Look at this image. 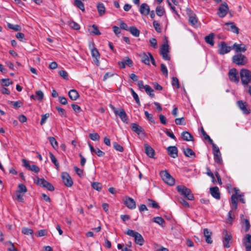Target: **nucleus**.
Instances as JSON below:
<instances>
[{
    "mask_svg": "<svg viewBox=\"0 0 251 251\" xmlns=\"http://www.w3.org/2000/svg\"><path fill=\"white\" fill-rule=\"evenodd\" d=\"M92 188L97 190L98 191H100L101 190L102 186L101 183L98 182H94L92 183Z\"/></svg>",
    "mask_w": 251,
    "mask_h": 251,
    "instance_id": "obj_49",
    "label": "nucleus"
},
{
    "mask_svg": "<svg viewBox=\"0 0 251 251\" xmlns=\"http://www.w3.org/2000/svg\"><path fill=\"white\" fill-rule=\"evenodd\" d=\"M145 90L146 92L151 97L153 98L154 94L153 93V90L148 85L145 86Z\"/></svg>",
    "mask_w": 251,
    "mask_h": 251,
    "instance_id": "obj_40",
    "label": "nucleus"
},
{
    "mask_svg": "<svg viewBox=\"0 0 251 251\" xmlns=\"http://www.w3.org/2000/svg\"><path fill=\"white\" fill-rule=\"evenodd\" d=\"M139 11L142 15H148L150 12V6L147 3H143L141 5Z\"/></svg>",
    "mask_w": 251,
    "mask_h": 251,
    "instance_id": "obj_23",
    "label": "nucleus"
},
{
    "mask_svg": "<svg viewBox=\"0 0 251 251\" xmlns=\"http://www.w3.org/2000/svg\"><path fill=\"white\" fill-rule=\"evenodd\" d=\"M176 189L179 193L186 199L190 201L194 200V196L191 190L184 185H178Z\"/></svg>",
    "mask_w": 251,
    "mask_h": 251,
    "instance_id": "obj_2",
    "label": "nucleus"
},
{
    "mask_svg": "<svg viewBox=\"0 0 251 251\" xmlns=\"http://www.w3.org/2000/svg\"><path fill=\"white\" fill-rule=\"evenodd\" d=\"M181 138L183 140L187 141H193L194 137L188 131H183L181 133Z\"/></svg>",
    "mask_w": 251,
    "mask_h": 251,
    "instance_id": "obj_32",
    "label": "nucleus"
},
{
    "mask_svg": "<svg viewBox=\"0 0 251 251\" xmlns=\"http://www.w3.org/2000/svg\"><path fill=\"white\" fill-rule=\"evenodd\" d=\"M234 218V215L232 214V210L229 211L228 213V218L227 219V222L231 224Z\"/></svg>",
    "mask_w": 251,
    "mask_h": 251,
    "instance_id": "obj_59",
    "label": "nucleus"
},
{
    "mask_svg": "<svg viewBox=\"0 0 251 251\" xmlns=\"http://www.w3.org/2000/svg\"><path fill=\"white\" fill-rule=\"evenodd\" d=\"M219 53L221 54H225L229 52L232 49L231 47L228 46L225 42H222L219 46Z\"/></svg>",
    "mask_w": 251,
    "mask_h": 251,
    "instance_id": "obj_18",
    "label": "nucleus"
},
{
    "mask_svg": "<svg viewBox=\"0 0 251 251\" xmlns=\"http://www.w3.org/2000/svg\"><path fill=\"white\" fill-rule=\"evenodd\" d=\"M22 232L26 235H32L33 231L32 229L27 227H23L22 229Z\"/></svg>",
    "mask_w": 251,
    "mask_h": 251,
    "instance_id": "obj_51",
    "label": "nucleus"
},
{
    "mask_svg": "<svg viewBox=\"0 0 251 251\" xmlns=\"http://www.w3.org/2000/svg\"><path fill=\"white\" fill-rule=\"evenodd\" d=\"M210 191L213 197L217 200H219L220 199V193L218 187L216 186L210 188Z\"/></svg>",
    "mask_w": 251,
    "mask_h": 251,
    "instance_id": "obj_28",
    "label": "nucleus"
},
{
    "mask_svg": "<svg viewBox=\"0 0 251 251\" xmlns=\"http://www.w3.org/2000/svg\"><path fill=\"white\" fill-rule=\"evenodd\" d=\"M75 5L78 8L81 9L82 11H84V5L81 0H75Z\"/></svg>",
    "mask_w": 251,
    "mask_h": 251,
    "instance_id": "obj_48",
    "label": "nucleus"
},
{
    "mask_svg": "<svg viewBox=\"0 0 251 251\" xmlns=\"http://www.w3.org/2000/svg\"><path fill=\"white\" fill-rule=\"evenodd\" d=\"M7 26L10 29H13V30H14V31H19V30H21L20 26L19 25H12L11 24L8 23L7 24Z\"/></svg>",
    "mask_w": 251,
    "mask_h": 251,
    "instance_id": "obj_53",
    "label": "nucleus"
},
{
    "mask_svg": "<svg viewBox=\"0 0 251 251\" xmlns=\"http://www.w3.org/2000/svg\"><path fill=\"white\" fill-rule=\"evenodd\" d=\"M131 127L132 131L138 135L145 133L144 129L136 123H132L131 124Z\"/></svg>",
    "mask_w": 251,
    "mask_h": 251,
    "instance_id": "obj_22",
    "label": "nucleus"
},
{
    "mask_svg": "<svg viewBox=\"0 0 251 251\" xmlns=\"http://www.w3.org/2000/svg\"><path fill=\"white\" fill-rule=\"evenodd\" d=\"M201 132L202 134L204 136L205 140H207L209 141V143L211 144V145L214 144L213 143V140L210 138L209 136L207 134V133L205 132L202 127H201Z\"/></svg>",
    "mask_w": 251,
    "mask_h": 251,
    "instance_id": "obj_42",
    "label": "nucleus"
},
{
    "mask_svg": "<svg viewBox=\"0 0 251 251\" xmlns=\"http://www.w3.org/2000/svg\"><path fill=\"white\" fill-rule=\"evenodd\" d=\"M225 25L226 26V29L228 30L231 31L236 34L239 33V28L234 24L233 23H226L225 24Z\"/></svg>",
    "mask_w": 251,
    "mask_h": 251,
    "instance_id": "obj_26",
    "label": "nucleus"
},
{
    "mask_svg": "<svg viewBox=\"0 0 251 251\" xmlns=\"http://www.w3.org/2000/svg\"><path fill=\"white\" fill-rule=\"evenodd\" d=\"M183 153L184 155L188 157H191L193 156L195 157V153L193 151V150L190 148H187L186 149L183 150Z\"/></svg>",
    "mask_w": 251,
    "mask_h": 251,
    "instance_id": "obj_39",
    "label": "nucleus"
},
{
    "mask_svg": "<svg viewBox=\"0 0 251 251\" xmlns=\"http://www.w3.org/2000/svg\"><path fill=\"white\" fill-rule=\"evenodd\" d=\"M18 187V189L16 191L17 192L20 193H25L27 191L26 186L24 184H19Z\"/></svg>",
    "mask_w": 251,
    "mask_h": 251,
    "instance_id": "obj_41",
    "label": "nucleus"
},
{
    "mask_svg": "<svg viewBox=\"0 0 251 251\" xmlns=\"http://www.w3.org/2000/svg\"><path fill=\"white\" fill-rule=\"evenodd\" d=\"M23 163V166L28 170L37 173L40 171V168L35 165H30L27 160L25 159H22V160Z\"/></svg>",
    "mask_w": 251,
    "mask_h": 251,
    "instance_id": "obj_16",
    "label": "nucleus"
},
{
    "mask_svg": "<svg viewBox=\"0 0 251 251\" xmlns=\"http://www.w3.org/2000/svg\"><path fill=\"white\" fill-rule=\"evenodd\" d=\"M175 123L176 125H178L185 124L184 118L183 117L176 119Z\"/></svg>",
    "mask_w": 251,
    "mask_h": 251,
    "instance_id": "obj_63",
    "label": "nucleus"
},
{
    "mask_svg": "<svg viewBox=\"0 0 251 251\" xmlns=\"http://www.w3.org/2000/svg\"><path fill=\"white\" fill-rule=\"evenodd\" d=\"M169 52V47L167 43L164 44L160 48V54L162 58L166 60H170V57L168 55Z\"/></svg>",
    "mask_w": 251,
    "mask_h": 251,
    "instance_id": "obj_10",
    "label": "nucleus"
},
{
    "mask_svg": "<svg viewBox=\"0 0 251 251\" xmlns=\"http://www.w3.org/2000/svg\"><path fill=\"white\" fill-rule=\"evenodd\" d=\"M145 152L147 155L151 158H153L154 155V150L148 144H145Z\"/></svg>",
    "mask_w": 251,
    "mask_h": 251,
    "instance_id": "obj_27",
    "label": "nucleus"
},
{
    "mask_svg": "<svg viewBox=\"0 0 251 251\" xmlns=\"http://www.w3.org/2000/svg\"><path fill=\"white\" fill-rule=\"evenodd\" d=\"M36 183L38 185L44 187L50 191H53L54 190L53 186L44 178H37Z\"/></svg>",
    "mask_w": 251,
    "mask_h": 251,
    "instance_id": "obj_7",
    "label": "nucleus"
},
{
    "mask_svg": "<svg viewBox=\"0 0 251 251\" xmlns=\"http://www.w3.org/2000/svg\"><path fill=\"white\" fill-rule=\"evenodd\" d=\"M49 140L52 147L56 149L58 148V143L55 139L53 137H49Z\"/></svg>",
    "mask_w": 251,
    "mask_h": 251,
    "instance_id": "obj_46",
    "label": "nucleus"
},
{
    "mask_svg": "<svg viewBox=\"0 0 251 251\" xmlns=\"http://www.w3.org/2000/svg\"><path fill=\"white\" fill-rule=\"evenodd\" d=\"M168 154L172 158H175L178 156V150L175 146H170L167 148Z\"/></svg>",
    "mask_w": 251,
    "mask_h": 251,
    "instance_id": "obj_21",
    "label": "nucleus"
},
{
    "mask_svg": "<svg viewBox=\"0 0 251 251\" xmlns=\"http://www.w3.org/2000/svg\"><path fill=\"white\" fill-rule=\"evenodd\" d=\"M1 82L2 83V85L4 86H8L12 83V81L9 78H3L1 80Z\"/></svg>",
    "mask_w": 251,
    "mask_h": 251,
    "instance_id": "obj_56",
    "label": "nucleus"
},
{
    "mask_svg": "<svg viewBox=\"0 0 251 251\" xmlns=\"http://www.w3.org/2000/svg\"><path fill=\"white\" fill-rule=\"evenodd\" d=\"M172 84L173 86H176L177 88L180 87L178 79L176 77H172Z\"/></svg>",
    "mask_w": 251,
    "mask_h": 251,
    "instance_id": "obj_58",
    "label": "nucleus"
},
{
    "mask_svg": "<svg viewBox=\"0 0 251 251\" xmlns=\"http://www.w3.org/2000/svg\"><path fill=\"white\" fill-rule=\"evenodd\" d=\"M89 137L93 141H99L100 139V136L98 133L96 132L90 133Z\"/></svg>",
    "mask_w": 251,
    "mask_h": 251,
    "instance_id": "obj_52",
    "label": "nucleus"
},
{
    "mask_svg": "<svg viewBox=\"0 0 251 251\" xmlns=\"http://www.w3.org/2000/svg\"><path fill=\"white\" fill-rule=\"evenodd\" d=\"M152 25L157 32L160 33L161 32V25L159 23H158L156 21H153Z\"/></svg>",
    "mask_w": 251,
    "mask_h": 251,
    "instance_id": "obj_47",
    "label": "nucleus"
},
{
    "mask_svg": "<svg viewBox=\"0 0 251 251\" xmlns=\"http://www.w3.org/2000/svg\"><path fill=\"white\" fill-rule=\"evenodd\" d=\"M124 203L129 209H133L136 207V202L131 198L126 197Z\"/></svg>",
    "mask_w": 251,
    "mask_h": 251,
    "instance_id": "obj_19",
    "label": "nucleus"
},
{
    "mask_svg": "<svg viewBox=\"0 0 251 251\" xmlns=\"http://www.w3.org/2000/svg\"><path fill=\"white\" fill-rule=\"evenodd\" d=\"M90 33L94 35H100L101 34L100 32L99 31L98 26L96 25H92L91 28L89 29Z\"/></svg>",
    "mask_w": 251,
    "mask_h": 251,
    "instance_id": "obj_36",
    "label": "nucleus"
},
{
    "mask_svg": "<svg viewBox=\"0 0 251 251\" xmlns=\"http://www.w3.org/2000/svg\"><path fill=\"white\" fill-rule=\"evenodd\" d=\"M232 59V62L238 66L245 65L248 62L246 56L241 53L233 55Z\"/></svg>",
    "mask_w": 251,
    "mask_h": 251,
    "instance_id": "obj_4",
    "label": "nucleus"
},
{
    "mask_svg": "<svg viewBox=\"0 0 251 251\" xmlns=\"http://www.w3.org/2000/svg\"><path fill=\"white\" fill-rule=\"evenodd\" d=\"M100 16H102L105 12V7L102 3H99L97 6Z\"/></svg>",
    "mask_w": 251,
    "mask_h": 251,
    "instance_id": "obj_37",
    "label": "nucleus"
},
{
    "mask_svg": "<svg viewBox=\"0 0 251 251\" xmlns=\"http://www.w3.org/2000/svg\"><path fill=\"white\" fill-rule=\"evenodd\" d=\"M165 11L164 9L161 7V6H157L156 8V14L159 16L161 17L165 13Z\"/></svg>",
    "mask_w": 251,
    "mask_h": 251,
    "instance_id": "obj_45",
    "label": "nucleus"
},
{
    "mask_svg": "<svg viewBox=\"0 0 251 251\" xmlns=\"http://www.w3.org/2000/svg\"><path fill=\"white\" fill-rule=\"evenodd\" d=\"M36 98V99L39 100L41 101L44 97V94L43 92L41 90L37 91L35 93Z\"/></svg>",
    "mask_w": 251,
    "mask_h": 251,
    "instance_id": "obj_55",
    "label": "nucleus"
},
{
    "mask_svg": "<svg viewBox=\"0 0 251 251\" xmlns=\"http://www.w3.org/2000/svg\"><path fill=\"white\" fill-rule=\"evenodd\" d=\"M153 222L163 226L165 224L164 220L161 217H156L153 219Z\"/></svg>",
    "mask_w": 251,
    "mask_h": 251,
    "instance_id": "obj_43",
    "label": "nucleus"
},
{
    "mask_svg": "<svg viewBox=\"0 0 251 251\" xmlns=\"http://www.w3.org/2000/svg\"><path fill=\"white\" fill-rule=\"evenodd\" d=\"M113 148L117 151L123 152L124 151L123 147L117 142L113 143Z\"/></svg>",
    "mask_w": 251,
    "mask_h": 251,
    "instance_id": "obj_57",
    "label": "nucleus"
},
{
    "mask_svg": "<svg viewBox=\"0 0 251 251\" xmlns=\"http://www.w3.org/2000/svg\"><path fill=\"white\" fill-rule=\"evenodd\" d=\"M243 244H244L246 250L251 248V235L247 234L243 239Z\"/></svg>",
    "mask_w": 251,
    "mask_h": 251,
    "instance_id": "obj_29",
    "label": "nucleus"
},
{
    "mask_svg": "<svg viewBox=\"0 0 251 251\" xmlns=\"http://www.w3.org/2000/svg\"><path fill=\"white\" fill-rule=\"evenodd\" d=\"M238 196L232 195L231 197V208L232 210H235L238 206Z\"/></svg>",
    "mask_w": 251,
    "mask_h": 251,
    "instance_id": "obj_30",
    "label": "nucleus"
},
{
    "mask_svg": "<svg viewBox=\"0 0 251 251\" xmlns=\"http://www.w3.org/2000/svg\"><path fill=\"white\" fill-rule=\"evenodd\" d=\"M126 234L134 238L135 243L142 246L144 243V239L142 235L139 232L131 229H128Z\"/></svg>",
    "mask_w": 251,
    "mask_h": 251,
    "instance_id": "obj_3",
    "label": "nucleus"
},
{
    "mask_svg": "<svg viewBox=\"0 0 251 251\" xmlns=\"http://www.w3.org/2000/svg\"><path fill=\"white\" fill-rule=\"evenodd\" d=\"M224 237L223 238V244L225 248H228L230 247L232 236L230 234H228L227 230H225L223 231Z\"/></svg>",
    "mask_w": 251,
    "mask_h": 251,
    "instance_id": "obj_14",
    "label": "nucleus"
},
{
    "mask_svg": "<svg viewBox=\"0 0 251 251\" xmlns=\"http://www.w3.org/2000/svg\"><path fill=\"white\" fill-rule=\"evenodd\" d=\"M149 52H143L140 54L142 61L146 65H150V58L149 54Z\"/></svg>",
    "mask_w": 251,
    "mask_h": 251,
    "instance_id": "obj_31",
    "label": "nucleus"
},
{
    "mask_svg": "<svg viewBox=\"0 0 251 251\" xmlns=\"http://www.w3.org/2000/svg\"><path fill=\"white\" fill-rule=\"evenodd\" d=\"M49 154L52 162L54 164L56 169H58L59 168V164L57 160L51 152H50Z\"/></svg>",
    "mask_w": 251,
    "mask_h": 251,
    "instance_id": "obj_44",
    "label": "nucleus"
},
{
    "mask_svg": "<svg viewBox=\"0 0 251 251\" xmlns=\"http://www.w3.org/2000/svg\"><path fill=\"white\" fill-rule=\"evenodd\" d=\"M161 71L162 74L166 76H168V70L166 66L164 64H161Z\"/></svg>",
    "mask_w": 251,
    "mask_h": 251,
    "instance_id": "obj_61",
    "label": "nucleus"
},
{
    "mask_svg": "<svg viewBox=\"0 0 251 251\" xmlns=\"http://www.w3.org/2000/svg\"><path fill=\"white\" fill-rule=\"evenodd\" d=\"M186 14L188 17V21L192 25H195L198 23V19L196 14L190 8H187L186 10Z\"/></svg>",
    "mask_w": 251,
    "mask_h": 251,
    "instance_id": "obj_12",
    "label": "nucleus"
},
{
    "mask_svg": "<svg viewBox=\"0 0 251 251\" xmlns=\"http://www.w3.org/2000/svg\"><path fill=\"white\" fill-rule=\"evenodd\" d=\"M228 10V5L226 2H224L219 6L217 14L220 17L223 18L227 14Z\"/></svg>",
    "mask_w": 251,
    "mask_h": 251,
    "instance_id": "obj_13",
    "label": "nucleus"
},
{
    "mask_svg": "<svg viewBox=\"0 0 251 251\" xmlns=\"http://www.w3.org/2000/svg\"><path fill=\"white\" fill-rule=\"evenodd\" d=\"M109 107L113 111V112L116 116H119L123 122H124L125 123H127V121H128L127 116L124 109H121L120 110V111H119L111 104H109Z\"/></svg>",
    "mask_w": 251,
    "mask_h": 251,
    "instance_id": "obj_6",
    "label": "nucleus"
},
{
    "mask_svg": "<svg viewBox=\"0 0 251 251\" xmlns=\"http://www.w3.org/2000/svg\"><path fill=\"white\" fill-rule=\"evenodd\" d=\"M244 215H241V224L242 228L244 229L245 232H248L251 227L249 221L247 219H243Z\"/></svg>",
    "mask_w": 251,
    "mask_h": 251,
    "instance_id": "obj_24",
    "label": "nucleus"
},
{
    "mask_svg": "<svg viewBox=\"0 0 251 251\" xmlns=\"http://www.w3.org/2000/svg\"><path fill=\"white\" fill-rule=\"evenodd\" d=\"M214 34L213 33L209 34L208 36L205 37V41L206 43L209 44L211 46H214V42L213 41Z\"/></svg>",
    "mask_w": 251,
    "mask_h": 251,
    "instance_id": "obj_35",
    "label": "nucleus"
},
{
    "mask_svg": "<svg viewBox=\"0 0 251 251\" xmlns=\"http://www.w3.org/2000/svg\"><path fill=\"white\" fill-rule=\"evenodd\" d=\"M69 25L72 28L75 30H78L80 29L79 25L74 21L70 22Z\"/></svg>",
    "mask_w": 251,
    "mask_h": 251,
    "instance_id": "obj_60",
    "label": "nucleus"
},
{
    "mask_svg": "<svg viewBox=\"0 0 251 251\" xmlns=\"http://www.w3.org/2000/svg\"><path fill=\"white\" fill-rule=\"evenodd\" d=\"M145 114L146 115V117L151 122L154 123V118L153 117V116L152 114H150L148 111H145Z\"/></svg>",
    "mask_w": 251,
    "mask_h": 251,
    "instance_id": "obj_64",
    "label": "nucleus"
},
{
    "mask_svg": "<svg viewBox=\"0 0 251 251\" xmlns=\"http://www.w3.org/2000/svg\"><path fill=\"white\" fill-rule=\"evenodd\" d=\"M237 104L244 114L248 115L251 113V110L246 101L238 100L237 102Z\"/></svg>",
    "mask_w": 251,
    "mask_h": 251,
    "instance_id": "obj_11",
    "label": "nucleus"
},
{
    "mask_svg": "<svg viewBox=\"0 0 251 251\" xmlns=\"http://www.w3.org/2000/svg\"><path fill=\"white\" fill-rule=\"evenodd\" d=\"M61 177L65 185L67 187H71L73 185V180L67 173L63 172L62 174Z\"/></svg>",
    "mask_w": 251,
    "mask_h": 251,
    "instance_id": "obj_15",
    "label": "nucleus"
},
{
    "mask_svg": "<svg viewBox=\"0 0 251 251\" xmlns=\"http://www.w3.org/2000/svg\"><path fill=\"white\" fill-rule=\"evenodd\" d=\"M74 169L75 173L80 177L83 176V171L76 166L74 167Z\"/></svg>",
    "mask_w": 251,
    "mask_h": 251,
    "instance_id": "obj_62",
    "label": "nucleus"
},
{
    "mask_svg": "<svg viewBox=\"0 0 251 251\" xmlns=\"http://www.w3.org/2000/svg\"><path fill=\"white\" fill-rule=\"evenodd\" d=\"M69 98L72 100H76L79 97V95L76 90L75 89L71 90L68 93Z\"/></svg>",
    "mask_w": 251,
    "mask_h": 251,
    "instance_id": "obj_33",
    "label": "nucleus"
},
{
    "mask_svg": "<svg viewBox=\"0 0 251 251\" xmlns=\"http://www.w3.org/2000/svg\"><path fill=\"white\" fill-rule=\"evenodd\" d=\"M118 64L120 68L125 69L126 65L129 67H132L133 65V62L128 56H126L123 59V61H119Z\"/></svg>",
    "mask_w": 251,
    "mask_h": 251,
    "instance_id": "obj_17",
    "label": "nucleus"
},
{
    "mask_svg": "<svg viewBox=\"0 0 251 251\" xmlns=\"http://www.w3.org/2000/svg\"><path fill=\"white\" fill-rule=\"evenodd\" d=\"M212 145L214 161L217 164H221L222 163V159L219 148L215 144Z\"/></svg>",
    "mask_w": 251,
    "mask_h": 251,
    "instance_id": "obj_8",
    "label": "nucleus"
},
{
    "mask_svg": "<svg viewBox=\"0 0 251 251\" xmlns=\"http://www.w3.org/2000/svg\"><path fill=\"white\" fill-rule=\"evenodd\" d=\"M240 75L243 85L245 87L251 84V71L246 69H242L240 72Z\"/></svg>",
    "mask_w": 251,
    "mask_h": 251,
    "instance_id": "obj_1",
    "label": "nucleus"
},
{
    "mask_svg": "<svg viewBox=\"0 0 251 251\" xmlns=\"http://www.w3.org/2000/svg\"><path fill=\"white\" fill-rule=\"evenodd\" d=\"M160 176L163 180L168 185L173 186L175 183V179L166 171H163L160 172Z\"/></svg>",
    "mask_w": 251,
    "mask_h": 251,
    "instance_id": "obj_5",
    "label": "nucleus"
},
{
    "mask_svg": "<svg viewBox=\"0 0 251 251\" xmlns=\"http://www.w3.org/2000/svg\"><path fill=\"white\" fill-rule=\"evenodd\" d=\"M50 116V114L49 113H46L45 114L41 115V120L40 121V125H43L46 122L47 119Z\"/></svg>",
    "mask_w": 251,
    "mask_h": 251,
    "instance_id": "obj_54",
    "label": "nucleus"
},
{
    "mask_svg": "<svg viewBox=\"0 0 251 251\" xmlns=\"http://www.w3.org/2000/svg\"><path fill=\"white\" fill-rule=\"evenodd\" d=\"M91 54L94 58H100V53L98 50L95 47L91 49Z\"/></svg>",
    "mask_w": 251,
    "mask_h": 251,
    "instance_id": "obj_50",
    "label": "nucleus"
},
{
    "mask_svg": "<svg viewBox=\"0 0 251 251\" xmlns=\"http://www.w3.org/2000/svg\"><path fill=\"white\" fill-rule=\"evenodd\" d=\"M232 49L234 50L236 52H244L247 50V48L244 44H238L234 43L232 47Z\"/></svg>",
    "mask_w": 251,
    "mask_h": 251,
    "instance_id": "obj_20",
    "label": "nucleus"
},
{
    "mask_svg": "<svg viewBox=\"0 0 251 251\" xmlns=\"http://www.w3.org/2000/svg\"><path fill=\"white\" fill-rule=\"evenodd\" d=\"M146 203L148 206L149 207L156 209H159L160 208V206L158 203L152 199H148L147 200Z\"/></svg>",
    "mask_w": 251,
    "mask_h": 251,
    "instance_id": "obj_34",
    "label": "nucleus"
},
{
    "mask_svg": "<svg viewBox=\"0 0 251 251\" xmlns=\"http://www.w3.org/2000/svg\"><path fill=\"white\" fill-rule=\"evenodd\" d=\"M228 77L229 80L233 82L238 83L239 82L238 72L235 68H232L229 71Z\"/></svg>",
    "mask_w": 251,
    "mask_h": 251,
    "instance_id": "obj_9",
    "label": "nucleus"
},
{
    "mask_svg": "<svg viewBox=\"0 0 251 251\" xmlns=\"http://www.w3.org/2000/svg\"><path fill=\"white\" fill-rule=\"evenodd\" d=\"M128 30L135 37H138L140 35V30L135 26H130Z\"/></svg>",
    "mask_w": 251,
    "mask_h": 251,
    "instance_id": "obj_38",
    "label": "nucleus"
},
{
    "mask_svg": "<svg viewBox=\"0 0 251 251\" xmlns=\"http://www.w3.org/2000/svg\"><path fill=\"white\" fill-rule=\"evenodd\" d=\"M203 234L205 238V241L207 244H211L213 241L211 238L212 233L208 228L203 229Z\"/></svg>",
    "mask_w": 251,
    "mask_h": 251,
    "instance_id": "obj_25",
    "label": "nucleus"
}]
</instances>
